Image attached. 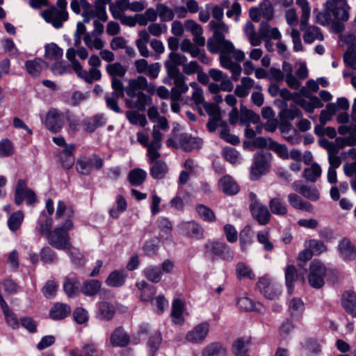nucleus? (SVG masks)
<instances>
[{"instance_id":"nucleus-1","label":"nucleus","mask_w":356,"mask_h":356,"mask_svg":"<svg viewBox=\"0 0 356 356\" xmlns=\"http://www.w3.org/2000/svg\"><path fill=\"white\" fill-rule=\"evenodd\" d=\"M210 29L213 31L212 37L207 40V49L211 54H218L220 51L229 54L234 52V58L236 61L241 62L245 59V54L239 49H234L233 43L225 39V34L229 31V27L225 23L210 21Z\"/></svg>"},{"instance_id":"nucleus-2","label":"nucleus","mask_w":356,"mask_h":356,"mask_svg":"<svg viewBox=\"0 0 356 356\" xmlns=\"http://www.w3.org/2000/svg\"><path fill=\"white\" fill-rule=\"evenodd\" d=\"M204 256L213 262L218 259L230 262L234 259V253L231 247L226 243L209 240L204 245Z\"/></svg>"},{"instance_id":"nucleus-3","label":"nucleus","mask_w":356,"mask_h":356,"mask_svg":"<svg viewBox=\"0 0 356 356\" xmlns=\"http://www.w3.org/2000/svg\"><path fill=\"white\" fill-rule=\"evenodd\" d=\"M273 155L269 152L257 151L253 156L252 164L250 169V179L258 181L263 175L267 174L270 168Z\"/></svg>"},{"instance_id":"nucleus-4","label":"nucleus","mask_w":356,"mask_h":356,"mask_svg":"<svg viewBox=\"0 0 356 356\" xmlns=\"http://www.w3.org/2000/svg\"><path fill=\"white\" fill-rule=\"evenodd\" d=\"M56 4L60 10L52 6L44 10L42 16L47 22L52 24L56 29H60L63 26V22L67 21L68 18L65 10L67 3L66 0H58Z\"/></svg>"},{"instance_id":"nucleus-5","label":"nucleus","mask_w":356,"mask_h":356,"mask_svg":"<svg viewBox=\"0 0 356 356\" xmlns=\"http://www.w3.org/2000/svg\"><path fill=\"white\" fill-rule=\"evenodd\" d=\"M327 268L325 265L318 259H313L309 264V273L308 282L309 285L314 289L322 288L325 284V277Z\"/></svg>"},{"instance_id":"nucleus-6","label":"nucleus","mask_w":356,"mask_h":356,"mask_svg":"<svg viewBox=\"0 0 356 356\" xmlns=\"http://www.w3.org/2000/svg\"><path fill=\"white\" fill-rule=\"evenodd\" d=\"M256 287L260 293L268 300H275L282 293V286L274 282L267 275L259 278Z\"/></svg>"},{"instance_id":"nucleus-7","label":"nucleus","mask_w":356,"mask_h":356,"mask_svg":"<svg viewBox=\"0 0 356 356\" xmlns=\"http://www.w3.org/2000/svg\"><path fill=\"white\" fill-rule=\"evenodd\" d=\"M110 0H96L95 9H92V6L86 0H81V6L83 9L82 14L84 17L83 22H88L90 18L97 17L102 21L107 19L106 13V4Z\"/></svg>"},{"instance_id":"nucleus-8","label":"nucleus","mask_w":356,"mask_h":356,"mask_svg":"<svg viewBox=\"0 0 356 356\" xmlns=\"http://www.w3.org/2000/svg\"><path fill=\"white\" fill-rule=\"evenodd\" d=\"M46 128L52 133L60 132L65 124L63 113L55 108H51L47 113L44 121Z\"/></svg>"},{"instance_id":"nucleus-9","label":"nucleus","mask_w":356,"mask_h":356,"mask_svg":"<svg viewBox=\"0 0 356 356\" xmlns=\"http://www.w3.org/2000/svg\"><path fill=\"white\" fill-rule=\"evenodd\" d=\"M47 239L50 245L58 250H66L71 246L69 234L62 227H56Z\"/></svg>"},{"instance_id":"nucleus-10","label":"nucleus","mask_w":356,"mask_h":356,"mask_svg":"<svg viewBox=\"0 0 356 356\" xmlns=\"http://www.w3.org/2000/svg\"><path fill=\"white\" fill-rule=\"evenodd\" d=\"M102 166V161L95 155L83 156L76 161V170L81 175H88L94 169L99 170Z\"/></svg>"},{"instance_id":"nucleus-11","label":"nucleus","mask_w":356,"mask_h":356,"mask_svg":"<svg viewBox=\"0 0 356 356\" xmlns=\"http://www.w3.org/2000/svg\"><path fill=\"white\" fill-rule=\"evenodd\" d=\"M24 200L28 204H33L36 202V196L33 191L26 186V183L23 179H19L15 188V202L19 205Z\"/></svg>"},{"instance_id":"nucleus-12","label":"nucleus","mask_w":356,"mask_h":356,"mask_svg":"<svg viewBox=\"0 0 356 356\" xmlns=\"http://www.w3.org/2000/svg\"><path fill=\"white\" fill-rule=\"evenodd\" d=\"M179 147L184 152H189L194 149H200L203 141L198 137H193L188 133H182L179 136Z\"/></svg>"},{"instance_id":"nucleus-13","label":"nucleus","mask_w":356,"mask_h":356,"mask_svg":"<svg viewBox=\"0 0 356 356\" xmlns=\"http://www.w3.org/2000/svg\"><path fill=\"white\" fill-rule=\"evenodd\" d=\"M337 250L344 261H352L356 258V247L348 238L344 237L339 241Z\"/></svg>"},{"instance_id":"nucleus-14","label":"nucleus","mask_w":356,"mask_h":356,"mask_svg":"<svg viewBox=\"0 0 356 356\" xmlns=\"http://www.w3.org/2000/svg\"><path fill=\"white\" fill-rule=\"evenodd\" d=\"M209 331L207 323H202L196 325L192 330L188 331L186 339L191 343H201L207 337Z\"/></svg>"},{"instance_id":"nucleus-15","label":"nucleus","mask_w":356,"mask_h":356,"mask_svg":"<svg viewBox=\"0 0 356 356\" xmlns=\"http://www.w3.org/2000/svg\"><path fill=\"white\" fill-rule=\"evenodd\" d=\"M73 70L77 76L86 81V82L91 83L94 81L99 80L101 78V72L99 70L92 67L90 71L83 70L79 62L73 63Z\"/></svg>"},{"instance_id":"nucleus-16","label":"nucleus","mask_w":356,"mask_h":356,"mask_svg":"<svg viewBox=\"0 0 356 356\" xmlns=\"http://www.w3.org/2000/svg\"><path fill=\"white\" fill-rule=\"evenodd\" d=\"M252 218L260 225H268L271 218V214L267 207L264 204H259L253 209H250Z\"/></svg>"},{"instance_id":"nucleus-17","label":"nucleus","mask_w":356,"mask_h":356,"mask_svg":"<svg viewBox=\"0 0 356 356\" xmlns=\"http://www.w3.org/2000/svg\"><path fill=\"white\" fill-rule=\"evenodd\" d=\"M218 186L222 191L227 195H234L240 190L238 185L229 175H225L219 179Z\"/></svg>"},{"instance_id":"nucleus-18","label":"nucleus","mask_w":356,"mask_h":356,"mask_svg":"<svg viewBox=\"0 0 356 356\" xmlns=\"http://www.w3.org/2000/svg\"><path fill=\"white\" fill-rule=\"evenodd\" d=\"M341 305L348 314L356 318V293L355 291H346L343 293Z\"/></svg>"},{"instance_id":"nucleus-19","label":"nucleus","mask_w":356,"mask_h":356,"mask_svg":"<svg viewBox=\"0 0 356 356\" xmlns=\"http://www.w3.org/2000/svg\"><path fill=\"white\" fill-rule=\"evenodd\" d=\"M325 6L327 9L331 12L332 15L336 20H341L342 22L348 21L349 18V6L347 2L337 3L330 6Z\"/></svg>"},{"instance_id":"nucleus-20","label":"nucleus","mask_w":356,"mask_h":356,"mask_svg":"<svg viewBox=\"0 0 356 356\" xmlns=\"http://www.w3.org/2000/svg\"><path fill=\"white\" fill-rule=\"evenodd\" d=\"M181 229L185 232V234L191 238L201 239L204 236V229L200 223L195 221L184 222Z\"/></svg>"},{"instance_id":"nucleus-21","label":"nucleus","mask_w":356,"mask_h":356,"mask_svg":"<svg viewBox=\"0 0 356 356\" xmlns=\"http://www.w3.org/2000/svg\"><path fill=\"white\" fill-rule=\"evenodd\" d=\"M106 123V118L102 114H97L92 117L84 119L81 122V125L84 131L91 133L96 130L97 128L104 125Z\"/></svg>"},{"instance_id":"nucleus-22","label":"nucleus","mask_w":356,"mask_h":356,"mask_svg":"<svg viewBox=\"0 0 356 356\" xmlns=\"http://www.w3.org/2000/svg\"><path fill=\"white\" fill-rule=\"evenodd\" d=\"M136 287L140 291V300L143 302L152 301L156 293V287L149 284L144 280L136 284Z\"/></svg>"},{"instance_id":"nucleus-23","label":"nucleus","mask_w":356,"mask_h":356,"mask_svg":"<svg viewBox=\"0 0 356 356\" xmlns=\"http://www.w3.org/2000/svg\"><path fill=\"white\" fill-rule=\"evenodd\" d=\"M169 60H166L164 63L167 73L171 70H179V65H184L187 62V58L184 55H181L176 52H170L169 54Z\"/></svg>"},{"instance_id":"nucleus-24","label":"nucleus","mask_w":356,"mask_h":356,"mask_svg":"<svg viewBox=\"0 0 356 356\" xmlns=\"http://www.w3.org/2000/svg\"><path fill=\"white\" fill-rule=\"evenodd\" d=\"M184 304L179 298L174 300L172 306L171 317L172 322L176 325H182L184 323L183 315Z\"/></svg>"},{"instance_id":"nucleus-25","label":"nucleus","mask_w":356,"mask_h":356,"mask_svg":"<svg viewBox=\"0 0 356 356\" xmlns=\"http://www.w3.org/2000/svg\"><path fill=\"white\" fill-rule=\"evenodd\" d=\"M130 342V336L122 326L113 331V347H127Z\"/></svg>"},{"instance_id":"nucleus-26","label":"nucleus","mask_w":356,"mask_h":356,"mask_svg":"<svg viewBox=\"0 0 356 356\" xmlns=\"http://www.w3.org/2000/svg\"><path fill=\"white\" fill-rule=\"evenodd\" d=\"M70 307L64 303L57 302L51 309L50 318L53 320H61L70 315Z\"/></svg>"},{"instance_id":"nucleus-27","label":"nucleus","mask_w":356,"mask_h":356,"mask_svg":"<svg viewBox=\"0 0 356 356\" xmlns=\"http://www.w3.org/2000/svg\"><path fill=\"white\" fill-rule=\"evenodd\" d=\"M288 201L290 205L296 209L307 212H312L313 211L312 204L309 202L304 201L296 193H290L288 195Z\"/></svg>"},{"instance_id":"nucleus-28","label":"nucleus","mask_w":356,"mask_h":356,"mask_svg":"<svg viewBox=\"0 0 356 356\" xmlns=\"http://www.w3.org/2000/svg\"><path fill=\"white\" fill-rule=\"evenodd\" d=\"M74 148L75 147L74 145H67L60 153L59 157L60 162L63 167L66 169H70L74 163V157L73 156Z\"/></svg>"},{"instance_id":"nucleus-29","label":"nucleus","mask_w":356,"mask_h":356,"mask_svg":"<svg viewBox=\"0 0 356 356\" xmlns=\"http://www.w3.org/2000/svg\"><path fill=\"white\" fill-rule=\"evenodd\" d=\"M298 271L293 264L288 265L285 270V282L288 293L291 294L294 289L295 282L298 280Z\"/></svg>"},{"instance_id":"nucleus-30","label":"nucleus","mask_w":356,"mask_h":356,"mask_svg":"<svg viewBox=\"0 0 356 356\" xmlns=\"http://www.w3.org/2000/svg\"><path fill=\"white\" fill-rule=\"evenodd\" d=\"M156 225L159 229V236L161 238L168 239L171 236L172 225L168 218L163 216L158 218Z\"/></svg>"},{"instance_id":"nucleus-31","label":"nucleus","mask_w":356,"mask_h":356,"mask_svg":"<svg viewBox=\"0 0 356 356\" xmlns=\"http://www.w3.org/2000/svg\"><path fill=\"white\" fill-rule=\"evenodd\" d=\"M305 304L300 298H293L289 303V312L291 318H300L305 311Z\"/></svg>"},{"instance_id":"nucleus-32","label":"nucleus","mask_w":356,"mask_h":356,"mask_svg":"<svg viewBox=\"0 0 356 356\" xmlns=\"http://www.w3.org/2000/svg\"><path fill=\"white\" fill-rule=\"evenodd\" d=\"M168 172V166L165 161H157L152 164L149 174L154 179H162Z\"/></svg>"},{"instance_id":"nucleus-33","label":"nucleus","mask_w":356,"mask_h":356,"mask_svg":"<svg viewBox=\"0 0 356 356\" xmlns=\"http://www.w3.org/2000/svg\"><path fill=\"white\" fill-rule=\"evenodd\" d=\"M44 62L41 59L36 58L33 60H27L25 63V67L26 72L33 77H38L40 76Z\"/></svg>"},{"instance_id":"nucleus-34","label":"nucleus","mask_w":356,"mask_h":356,"mask_svg":"<svg viewBox=\"0 0 356 356\" xmlns=\"http://www.w3.org/2000/svg\"><path fill=\"white\" fill-rule=\"evenodd\" d=\"M202 356H227V351L220 343L213 342L204 348Z\"/></svg>"},{"instance_id":"nucleus-35","label":"nucleus","mask_w":356,"mask_h":356,"mask_svg":"<svg viewBox=\"0 0 356 356\" xmlns=\"http://www.w3.org/2000/svg\"><path fill=\"white\" fill-rule=\"evenodd\" d=\"M144 277L149 282L157 284L162 278L161 270L158 266H148L143 270Z\"/></svg>"},{"instance_id":"nucleus-36","label":"nucleus","mask_w":356,"mask_h":356,"mask_svg":"<svg viewBox=\"0 0 356 356\" xmlns=\"http://www.w3.org/2000/svg\"><path fill=\"white\" fill-rule=\"evenodd\" d=\"M147 172L141 168L131 170L128 174V180L133 186H139L145 181Z\"/></svg>"},{"instance_id":"nucleus-37","label":"nucleus","mask_w":356,"mask_h":356,"mask_svg":"<svg viewBox=\"0 0 356 356\" xmlns=\"http://www.w3.org/2000/svg\"><path fill=\"white\" fill-rule=\"evenodd\" d=\"M170 77L173 78L175 87L184 92H187L188 90V86L186 83V76L180 72L179 70H171L169 73H167Z\"/></svg>"},{"instance_id":"nucleus-38","label":"nucleus","mask_w":356,"mask_h":356,"mask_svg":"<svg viewBox=\"0 0 356 356\" xmlns=\"http://www.w3.org/2000/svg\"><path fill=\"white\" fill-rule=\"evenodd\" d=\"M162 342L161 333L155 331L149 338L147 345L149 348V356H155Z\"/></svg>"},{"instance_id":"nucleus-39","label":"nucleus","mask_w":356,"mask_h":356,"mask_svg":"<svg viewBox=\"0 0 356 356\" xmlns=\"http://www.w3.org/2000/svg\"><path fill=\"white\" fill-rule=\"evenodd\" d=\"M63 51L55 43L47 44L45 46L44 57L50 60H58L63 57Z\"/></svg>"},{"instance_id":"nucleus-40","label":"nucleus","mask_w":356,"mask_h":356,"mask_svg":"<svg viewBox=\"0 0 356 356\" xmlns=\"http://www.w3.org/2000/svg\"><path fill=\"white\" fill-rule=\"evenodd\" d=\"M248 343L249 341H245L243 337L236 339L232 343V353L235 356H249L248 355Z\"/></svg>"},{"instance_id":"nucleus-41","label":"nucleus","mask_w":356,"mask_h":356,"mask_svg":"<svg viewBox=\"0 0 356 356\" xmlns=\"http://www.w3.org/2000/svg\"><path fill=\"white\" fill-rule=\"evenodd\" d=\"M101 283L98 280H86L83 283L81 292L87 296H93L99 291Z\"/></svg>"},{"instance_id":"nucleus-42","label":"nucleus","mask_w":356,"mask_h":356,"mask_svg":"<svg viewBox=\"0 0 356 356\" xmlns=\"http://www.w3.org/2000/svg\"><path fill=\"white\" fill-rule=\"evenodd\" d=\"M252 230L250 225H246L239 233V242L242 251L252 243Z\"/></svg>"},{"instance_id":"nucleus-43","label":"nucleus","mask_w":356,"mask_h":356,"mask_svg":"<svg viewBox=\"0 0 356 356\" xmlns=\"http://www.w3.org/2000/svg\"><path fill=\"white\" fill-rule=\"evenodd\" d=\"M322 173L321 168L317 163H313L310 168H305L302 176L306 179L315 182Z\"/></svg>"},{"instance_id":"nucleus-44","label":"nucleus","mask_w":356,"mask_h":356,"mask_svg":"<svg viewBox=\"0 0 356 356\" xmlns=\"http://www.w3.org/2000/svg\"><path fill=\"white\" fill-rule=\"evenodd\" d=\"M196 211L200 217L205 222H213L216 220L215 213L212 209L204 204H197Z\"/></svg>"},{"instance_id":"nucleus-45","label":"nucleus","mask_w":356,"mask_h":356,"mask_svg":"<svg viewBox=\"0 0 356 356\" xmlns=\"http://www.w3.org/2000/svg\"><path fill=\"white\" fill-rule=\"evenodd\" d=\"M39 225V230L41 235L46 238L51 233V228L53 225V220L50 216H47L44 213L38 222Z\"/></svg>"},{"instance_id":"nucleus-46","label":"nucleus","mask_w":356,"mask_h":356,"mask_svg":"<svg viewBox=\"0 0 356 356\" xmlns=\"http://www.w3.org/2000/svg\"><path fill=\"white\" fill-rule=\"evenodd\" d=\"M268 149L273 151L279 157L282 159H289L288 149L284 144H280L273 140L271 138H268Z\"/></svg>"},{"instance_id":"nucleus-47","label":"nucleus","mask_w":356,"mask_h":356,"mask_svg":"<svg viewBox=\"0 0 356 356\" xmlns=\"http://www.w3.org/2000/svg\"><path fill=\"white\" fill-rule=\"evenodd\" d=\"M236 277L241 280L243 278L255 279V274L252 269L243 262H238L236 267Z\"/></svg>"},{"instance_id":"nucleus-48","label":"nucleus","mask_w":356,"mask_h":356,"mask_svg":"<svg viewBox=\"0 0 356 356\" xmlns=\"http://www.w3.org/2000/svg\"><path fill=\"white\" fill-rule=\"evenodd\" d=\"M79 282L76 277H67L63 284V289L69 297H73L79 293Z\"/></svg>"},{"instance_id":"nucleus-49","label":"nucleus","mask_w":356,"mask_h":356,"mask_svg":"<svg viewBox=\"0 0 356 356\" xmlns=\"http://www.w3.org/2000/svg\"><path fill=\"white\" fill-rule=\"evenodd\" d=\"M296 192L313 202H316L320 198V193L316 188H310L307 185L300 186V188H296Z\"/></svg>"},{"instance_id":"nucleus-50","label":"nucleus","mask_w":356,"mask_h":356,"mask_svg":"<svg viewBox=\"0 0 356 356\" xmlns=\"http://www.w3.org/2000/svg\"><path fill=\"white\" fill-rule=\"evenodd\" d=\"M269 208L271 212L275 215L284 216L287 213L286 206L277 197H273L270 200Z\"/></svg>"},{"instance_id":"nucleus-51","label":"nucleus","mask_w":356,"mask_h":356,"mask_svg":"<svg viewBox=\"0 0 356 356\" xmlns=\"http://www.w3.org/2000/svg\"><path fill=\"white\" fill-rule=\"evenodd\" d=\"M126 116L129 122L132 124H138L143 127L147 123L145 115L139 113L137 111H127Z\"/></svg>"},{"instance_id":"nucleus-52","label":"nucleus","mask_w":356,"mask_h":356,"mask_svg":"<svg viewBox=\"0 0 356 356\" xmlns=\"http://www.w3.org/2000/svg\"><path fill=\"white\" fill-rule=\"evenodd\" d=\"M41 261L44 264H52L57 261L58 257L55 252L49 247L42 248L40 252Z\"/></svg>"},{"instance_id":"nucleus-53","label":"nucleus","mask_w":356,"mask_h":356,"mask_svg":"<svg viewBox=\"0 0 356 356\" xmlns=\"http://www.w3.org/2000/svg\"><path fill=\"white\" fill-rule=\"evenodd\" d=\"M257 241L263 245V249L265 251L270 252L273 250L274 245L269 240V231L265 229L260 231L257 234Z\"/></svg>"},{"instance_id":"nucleus-54","label":"nucleus","mask_w":356,"mask_h":356,"mask_svg":"<svg viewBox=\"0 0 356 356\" xmlns=\"http://www.w3.org/2000/svg\"><path fill=\"white\" fill-rule=\"evenodd\" d=\"M156 10L163 22L171 21L175 17L174 11L163 3H159L156 5Z\"/></svg>"},{"instance_id":"nucleus-55","label":"nucleus","mask_w":356,"mask_h":356,"mask_svg":"<svg viewBox=\"0 0 356 356\" xmlns=\"http://www.w3.org/2000/svg\"><path fill=\"white\" fill-rule=\"evenodd\" d=\"M24 219L23 212L17 211L9 218L8 225L10 230L15 231L19 228Z\"/></svg>"},{"instance_id":"nucleus-56","label":"nucleus","mask_w":356,"mask_h":356,"mask_svg":"<svg viewBox=\"0 0 356 356\" xmlns=\"http://www.w3.org/2000/svg\"><path fill=\"white\" fill-rule=\"evenodd\" d=\"M159 248L158 238H152L145 241L143 245V250L147 256H154L156 254Z\"/></svg>"},{"instance_id":"nucleus-57","label":"nucleus","mask_w":356,"mask_h":356,"mask_svg":"<svg viewBox=\"0 0 356 356\" xmlns=\"http://www.w3.org/2000/svg\"><path fill=\"white\" fill-rule=\"evenodd\" d=\"M308 247L312 250L314 255H320L327 250V246L321 240H309Z\"/></svg>"},{"instance_id":"nucleus-58","label":"nucleus","mask_w":356,"mask_h":356,"mask_svg":"<svg viewBox=\"0 0 356 356\" xmlns=\"http://www.w3.org/2000/svg\"><path fill=\"white\" fill-rule=\"evenodd\" d=\"M84 42L90 49H102L104 47V43L101 39L97 35H93L92 33H87L83 38Z\"/></svg>"},{"instance_id":"nucleus-59","label":"nucleus","mask_w":356,"mask_h":356,"mask_svg":"<svg viewBox=\"0 0 356 356\" xmlns=\"http://www.w3.org/2000/svg\"><path fill=\"white\" fill-rule=\"evenodd\" d=\"M236 305L240 309L245 312H252L257 310L256 308V302L246 296L238 298Z\"/></svg>"},{"instance_id":"nucleus-60","label":"nucleus","mask_w":356,"mask_h":356,"mask_svg":"<svg viewBox=\"0 0 356 356\" xmlns=\"http://www.w3.org/2000/svg\"><path fill=\"white\" fill-rule=\"evenodd\" d=\"M222 155L227 161L236 164L238 163L240 154L235 148L226 147L222 149Z\"/></svg>"},{"instance_id":"nucleus-61","label":"nucleus","mask_w":356,"mask_h":356,"mask_svg":"<svg viewBox=\"0 0 356 356\" xmlns=\"http://www.w3.org/2000/svg\"><path fill=\"white\" fill-rule=\"evenodd\" d=\"M136 97L138 98L135 103V107L140 111H145L146 106L150 105L152 102L151 97L143 92H139Z\"/></svg>"},{"instance_id":"nucleus-62","label":"nucleus","mask_w":356,"mask_h":356,"mask_svg":"<svg viewBox=\"0 0 356 356\" xmlns=\"http://www.w3.org/2000/svg\"><path fill=\"white\" fill-rule=\"evenodd\" d=\"M127 277L128 273L124 269L113 270V287H120L123 286Z\"/></svg>"},{"instance_id":"nucleus-63","label":"nucleus","mask_w":356,"mask_h":356,"mask_svg":"<svg viewBox=\"0 0 356 356\" xmlns=\"http://www.w3.org/2000/svg\"><path fill=\"white\" fill-rule=\"evenodd\" d=\"M152 304L156 307L155 312L158 315H161L164 311L165 308L168 306V301L165 298L163 295L158 296L154 300H153Z\"/></svg>"},{"instance_id":"nucleus-64","label":"nucleus","mask_w":356,"mask_h":356,"mask_svg":"<svg viewBox=\"0 0 356 356\" xmlns=\"http://www.w3.org/2000/svg\"><path fill=\"white\" fill-rule=\"evenodd\" d=\"M58 285L53 280L47 281L42 289L44 296L47 298H51L56 296Z\"/></svg>"}]
</instances>
